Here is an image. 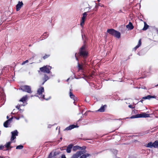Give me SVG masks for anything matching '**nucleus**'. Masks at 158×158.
<instances>
[{"label": "nucleus", "instance_id": "1", "mask_svg": "<svg viewBox=\"0 0 158 158\" xmlns=\"http://www.w3.org/2000/svg\"><path fill=\"white\" fill-rule=\"evenodd\" d=\"M79 56L82 58L83 62L85 63L86 59L88 56V52L86 48V46L84 45L79 49L78 53Z\"/></svg>", "mask_w": 158, "mask_h": 158}, {"label": "nucleus", "instance_id": "2", "mask_svg": "<svg viewBox=\"0 0 158 158\" xmlns=\"http://www.w3.org/2000/svg\"><path fill=\"white\" fill-rule=\"evenodd\" d=\"M11 136L10 139V141L7 143H6V148H7V150H10L12 148H13L12 147L10 146V144L12 143H15V140H14L16 138V136L18 135V132L17 130H15L13 131H12L11 132Z\"/></svg>", "mask_w": 158, "mask_h": 158}, {"label": "nucleus", "instance_id": "3", "mask_svg": "<svg viewBox=\"0 0 158 158\" xmlns=\"http://www.w3.org/2000/svg\"><path fill=\"white\" fill-rule=\"evenodd\" d=\"M80 149L81 150H83L82 151H77L76 153L74 154L71 157V158H78L80 157V156L82 154L85 153L86 151L85 150L86 147L85 146H83L82 147H80Z\"/></svg>", "mask_w": 158, "mask_h": 158}, {"label": "nucleus", "instance_id": "4", "mask_svg": "<svg viewBox=\"0 0 158 158\" xmlns=\"http://www.w3.org/2000/svg\"><path fill=\"white\" fill-rule=\"evenodd\" d=\"M107 32L109 34L113 36H114L115 37L117 38H119L120 37V33L114 29H108L107 31Z\"/></svg>", "mask_w": 158, "mask_h": 158}, {"label": "nucleus", "instance_id": "5", "mask_svg": "<svg viewBox=\"0 0 158 158\" xmlns=\"http://www.w3.org/2000/svg\"><path fill=\"white\" fill-rule=\"evenodd\" d=\"M52 69V67L49 65H46L44 66L43 67L40 68L39 72L40 71L41 72L43 73H50L51 72L50 70Z\"/></svg>", "mask_w": 158, "mask_h": 158}, {"label": "nucleus", "instance_id": "6", "mask_svg": "<svg viewBox=\"0 0 158 158\" xmlns=\"http://www.w3.org/2000/svg\"><path fill=\"white\" fill-rule=\"evenodd\" d=\"M150 117V114L145 113H141L131 117V118H147Z\"/></svg>", "mask_w": 158, "mask_h": 158}, {"label": "nucleus", "instance_id": "7", "mask_svg": "<svg viewBox=\"0 0 158 158\" xmlns=\"http://www.w3.org/2000/svg\"><path fill=\"white\" fill-rule=\"evenodd\" d=\"M20 89L23 91L29 93H31L32 92L30 86L28 85H23L20 87Z\"/></svg>", "mask_w": 158, "mask_h": 158}, {"label": "nucleus", "instance_id": "8", "mask_svg": "<svg viewBox=\"0 0 158 158\" xmlns=\"http://www.w3.org/2000/svg\"><path fill=\"white\" fill-rule=\"evenodd\" d=\"M44 89L43 87H41L37 90V94L40 96V97L42 98H44V95H42L43 92H44Z\"/></svg>", "mask_w": 158, "mask_h": 158}, {"label": "nucleus", "instance_id": "9", "mask_svg": "<svg viewBox=\"0 0 158 158\" xmlns=\"http://www.w3.org/2000/svg\"><path fill=\"white\" fill-rule=\"evenodd\" d=\"M50 79L49 77L46 74H44V77H42V80L43 81L42 83V85H43L44 83L48 80Z\"/></svg>", "mask_w": 158, "mask_h": 158}, {"label": "nucleus", "instance_id": "10", "mask_svg": "<svg viewBox=\"0 0 158 158\" xmlns=\"http://www.w3.org/2000/svg\"><path fill=\"white\" fill-rule=\"evenodd\" d=\"M23 5V4L22 1H19L18 4L16 6V10L17 11L20 10L21 7H22Z\"/></svg>", "mask_w": 158, "mask_h": 158}, {"label": "nucleus", "instance_id": "11", "mask_svg": "<svg viewBox=\"0 0 158 158\" xmlns=\"http://www.w3.org/2000/svg\"><path fill=\"white\" fill-rule=\"evenodd\" d=\"M70 91L69 93V96L71 98L73 99L74 100V103H75V101H77V97H76L75 95L73 94L71 91L72 90V89H70Z\"/></svg>", "mask_w": 158, "mask_h": 158}, {"label": "nucleus", "instance_id": "12", "mask_svg": "<svg viewBox=\"0 0 158 158\" xmlns=\"http://www.w3.org/2000/svg\"><path fill=\"white\" fill-rule=\"evenodd\" d=\"M73 145L72 144H69L67 147L66 152L68 153H70L71 151V149L73 148Z\"/></svg>", "mask_w": 158, "mask_h": 158}, {"label": "nucleus", "instance_id": "13", "mask_svg": "<svg viewBox=\"0 0 158 158\" xmlns=\"http://www.w3.org/2000/svg\"><path fill=\"white\" fill-rule=\"evenodd\" d=\"M156 98V96H151L150 95H148L147 96H145L143 97L142 98L144 99H150L151 98Z\"/></svg>", "mask_w": 158, "mask_h": 158}, {"label": "nucleus", "instance_id": "14", "mask_svg": "<svg viewBox=\"0 0 158 158\" xmlns=\"http://www.w3.org/2000/svg\"><path fill=\"white\" fill-rule=\"evenodd\" d=\"M77 127V125H71L65 128V130H70Z\"/></svg>", "mask_w": 158, "mask_h": 158}, {"label": "nucleus", "instance_id": "15", "mask_svg": "<svg viewBox=\"0 0 158 158\" xmlns=\"http://www.w3.org/2000/svg\"><path fill=\"white\" fill-rule=\"evenodd\" d=\"M126 27L128 28L130 30H131L134 28V27L132 23L131 22H130L128 24L126 25Z\"/></svg>", "mask_w": 158, "mask_h": 158}, {"label": "nucleus", "instance_id": "16", "mask_svg": "<svg viewBox=\"0 0 158 158\" xmlns=\"http://www.w3.org/2000/svg\"><path fill=\"white\" fill-rule=\"evenodd\" d=\"M106 105H105L101 106V108L97 110V111L99 112H104L105 110V107H106Z\"/></svg>", "mask_w": 158, "mask_h": 158}, {"label": "nucleus", "instance_id": "17", "mask_svg": "<svg viewBox=\"0 0 158 158\" xmlns=\"http://www.w3.org/2000/svg\"><path fill=\"white\" fill-rule=\"evenodd\" d=\"M27 95H25V96H24L20 100V102H23V103H24V102H26V100H27Z\"/></svg>", "mask_w": 158, "mask_h": 158}, {"label": "nucleus", "instance_id": "18", "mask_svg": "<svg viewBox=\"0 0 158 158\" xmlns=\"http://www.w3.org/2000/svg\"><path fill=\"white\" fill-rule=\"evenodd\" d=\"M48 35L47 32H44L42 36L40 38V40H43L46 38L48 36Z\"/></svg>", "mask_w": 158, "mask_h": 158}, {"label": "nucleus", "instance_id": "19", "mask_svg": "<svg viewBox=\"0 0 158 158\" xmlns=\"http://www.w3.org/2000/svg\"><path fill=\"white\" fill-rule=\"evenodd\" d=\"M141 39H140L139 40L137 45L134 48V50L135 51L136 50V49L141 45Z\"/></svg>", "mask_w": 158, "mask_h": 158}, {"label": "nucleus", "instance_id": "20", "mask_svg": "<svg viewBox=\"0 0 158 158\" xmlns=\"http://www.w3.org/2000/svg\"><path fill=\"white\" fill-rule=\"evenodd\" d=\"M90 154L89 153H85L84 154H83L80 156V158H86L88 156H90Z\"/></svg>", "mask_w": 158, "mask_h": 158}, {"label": "nucleus", "instance_id": "21", "mask_svg": "<svg viewBox=\"0 0 158 158\" xmlns=\"http://www.w3.org/2000/svg\"><path fill=\"white\" fill-rule=\"evenodd\" d=\"M87 15V12H85L83 14V16L81 18V20L82 21V23L85 22V19Z\"/></svg>", "mask_w": 158, "mask_h": 158}, {"label": "nucleus", "instance_id": "22", "mask_svg": "<svg viewBox=\"0 0 158 158\" xmlns=\"http://www.w3.org/2000/svg\"><path fill=\"white\" fill-rule=\"evenodd\" d=\"M144 26L142 29V30L143 31H146L148 29L149 26L147 24L146 22H144Z\"/></svg>", "mask_w": 158, "mask_h": 158}, {"label": "nucleus", "instance_id": "23", "mask_svg": "<svg viewBox=\"0 0 158 158\" xmlns=\"http://www.w3.org/2000/svg\"><path fill=\"white\" fill-rule=\"evenodd\" d=\"M145 146L147 148H152L153 147V144L152 142H151L148 143Z\"/></svg>", "mask_w": 158, "mask_h": 158}, {"label": "nucleus", "instance_id": "24", "mask_svg": "<svg viewBox=\"0 0 158 158\" xmlns=\"http://www.w3.org/2000/svg\"><path fill=\"white\" fill-rule=\"evenodd\" d=\"M10 123L9 122L8 120H6L5 121L3 124L4 126L5 127H8V125Z\"/></svg>", "mask_w": 158, "mask_h": 158}, {"label": "nucleus", "instance_id": "25", "mask_svg": "<svg viewBox=\"0 0 158 158\" xmlns=\"http://www.w3.org/2000/svg\"><path fill=\"white\" fill-rule=\"evenodd\" d=\"M73 150L74 151H76L77 150H80V147L78 145H76L75 146H73Z\"/></svg>", "mask_w": 158, "mask_h": 158}, {"label": "nucleus", "instance_id": "26", "mask_svg": "<svg viewBox=\"0 0 158 158\" xmlns=\"http://www.w3.org/2000/svg\"><path fill=\"white\" fill-rule=\"evenodd\" d=\"M153 147L154 148H158V140H156L153 143Z\"/></svg>", "mask_w": 158, "mask_h": 158}, {"label": "nucleus", "instance_id": "27", "mask_svg": "<svg viewBox=\"0 0 158 158\" xmlns=\"http://www.w3.org/2000/svg\"><path fill=\"white\" fill-rule=\"evenodd\" d=\"M6 144L4 146H3L2 145H0V150H3L4 151L7 150V148H6V149H4L5 147H6Z\"/></svg>", "mask_w": 158, "mask_h": 158}, {"label": "nucleus", "instance_id": "28", "mask_svg": "<svg viewBox=\"0 0 158 158\" xmlns=\"http://www.w3.org/2000/svg\"><path fill=\"white\" fill-rule=\"evenodd\" d=\"M50 56V55L49 54H45V55L43 56L42 58L44 60H45L48 58Z\"/></svg>", "mask_w": 158, "mask_h": 158}, {"label": "nucleus", "instance_id": "29", "mask_svg": "<svg viewBox=\"0 0 158 158\" xmlns=\"http://www.w3.org/2000/svg\"><path fill=\"white\" fill-rule=\"evenodd\" d=\"M23 148V146L22 145H19L17 146L16 147L17 149H22Z\"/></svg>", "mask_w": 158, "mask_h": 158}, {"label": "nucleus", "instance_id": "30", "mask_svg": "<svg viewBox=\"0 0 158 158\" xmlns=\"http://www.w3.org/2000/svg\"><path fill=\"white\" fill-rule=\"evenodd\" d=\"M78 69L79 70H82L83 68H82V65H81V64H80L79 63H78Z\"/></svg>", "mask_w": 158, "mask_h": 158}, {"label": "nucleus", "instance_id": "31", "mask_svg": "<svg viewBox=\"0 0 158 158\" xmlns=\"http://www.w3.org/2000/svg\"><path fill=\"white\" fill-rule=\"evenodd\" d=\"M28 60H25V61H24L23 62V63L22 64V65H23L25 63H28Z\"/></svg>", "mask_w": 158, "mask_h": 158}, {"label": "nucleus", "instance_id": "32", "mask_svg": "<svg viewBox=\"0 0 158 158\" xmlns=\"http://www.w3.org/2000/svg\"><path fill=\"white\" fill-rule=\"evenodd\" d=\"M13 118V117H12L10 118V119L7 120H8L9 122L10 123L11 121H12Z\"/></svg>", "mask_w": 158, "mask_h": 158}, {"label": "nucleus", "instance_id": "33", "mask_svg": "<svg viewBox=\"0 0 158 158\" xmlns=\"http://www.w3.org/2000/svg\"><path fill=\"white\" fill-rule=\"evenodd\" d=\"M128 106L129 108H131V109H133L135 108V107H133L131 105H128Z\"/></svg>", "mask_w": 158, "mask_h": 158}, {"label": "nucleus", "instance_id": "34", "mask_svg": "<svg viewBox=\"0 0 158 158\" xmlns=\"http://www.w3.org/2000/svg\"><path fill=\"white\" fill-rule=\"evenodd\" d=\"M84 22H83V23H82V21L81 20V22L80 23V25H81V26H82V27L83 26V25L84 24Z\"/></svg>", "mask_w": 158, "mask_h": 158}, {"label": "nucleus", "instance_id": "35", "mask_svg": "<svg viewBox=\"0 0 158 158\" xmlns=\"http://www.w3.org/2000/svg\"><path fill=\"white\" fill-rule=\"evenodd\" d=\"M61 158H66L65 155H62L61 156Z\"/></svg>", "mask_w": 158, "mask_h": 158}, {"label": "nucleus", "instance_id": "36", "mask_svg": "<svg viewBox=\"0 0 158 158\" xmlns=\"http://www.w3.org/2000/svg\"><path fill=\"white\" fill-rule=\"evenodd\" d=\"M20 105H17V106H16V108L19 110L20 108Z\"/></svg>", "mask_w": 158, "mask_h": 158}, {"label": "nucleus", "instance_id": "37", "mask_svg": "<svg viewBox=\"0 0 158 158\" xmlns=\"http://www.w3.org/2000/svg\"><path fill=\"white\" fill-rule=\"evenodd\" d=\"M143 100H140V101H139V102H140L142 103H143Z\"/></svg>", "mask_w": 158, "mask_h": 158}, {"label": "nucleus", "instance_id": "38", "mask_svg": "<svg viewBox=\"0 0 158 158\" xmlns=\"http://www.w3.org/2000/svg\"><path fill=\"white\" fill-rule=\"evenodd\" d=\"M0 158H5V157H4V156H0Z\"/></svg>", "mask_w": 158, "mask_h": 158}, {"label": "nucleus", "instance_id": "39", "mask_svg": "<svg viewBox=\"0 0 158 158\" xmlns=\"http://www.w3.org/2000/svg\"><path fill=\"white\" fill-rule=\"evenodd\" d=\"M95 7L96 9H97V8H98V7L97 6H96Z\"/></svg>", "mask_w": 158, "mask_h": 158}, {"label": "nucleus", "instance_id": "40", "mask_svg": "<svg viewBox=\"0 0 158 158\" xmlns=\"http://www.w3.org/2000/svg\"><path fill=\"white\" fill-rule=\"evenodd\" d=\"M75 57H76V60H78V59L76 57V56H75Z\"/></svg>", "mask_w": 158, "mask_h": 158}, {"label": "nucleus", "instance_id": "41", "mask_svg": "<svg viewBox=\"0 0 158 158\" xmlns=\"http://www.w3.org/2000/svg\"><path fill=\"white\" fill-rule=\"evenodd\" d=\"M156 31L157 32V34H158V30L157 28H156Z\"/></svg>", "mask_w": 158, "mask_h": 158}, {"label": "nucleus", "instance_id": "42", "mask_svg": "<svg viewBox=\"0 0 158 158\" xmlns=\"http://www.w3.org/2000/svg\"><path fill=\"white\" fill-rule=\"evenodd\" d=\"M6 118H7V119H8V118H9V116H7Z\"/></svg>", "mask_w": 158, "mask_h": 158}, {"label": "nucleus", "instance_id": "43", "mask_svg": "<svg viewBox=\"0 0 158 158\" xmlns=\"http://www.w3.org/2000/svg\"><path fill=\"white\" fill-rule=\"evenodd\" d=\"M1 88L0 87V92H1Z\"/></svg>", "mask_w": 158, "mask_h": 158}, {"label": "nucleus", "instance_id": "44", "mask_svg": "<svg viewBox=\"0 0 158 158\" xmlns=\"http://www.w3.org/2000/svg\"><path fill=\"white\" fill-rule=\"evenodd\" d=\"M116 153H117V150L116 151Z\"/></svg>", "mask_w": 158, "mask_h": 158}, {"label": "nucleus", "instance_id": "45", "mask_svg": "<svg viewBox=\"0 0 158 158\" xmlns=\"http://www.w3.org/2000/svg\"><path fill=\"white\" fill-rule=\"evenodd\" d=\"M102 152V151H101V152H98V153H101Z\"/></svg>", "mask_w": 158, "mask_h": 158}, {"label": "nucleus", "instance_id": "46", "mask_svg": "<svg viewBox=\"0 0 158 158\" xmlns=\"http://www.w3.org/2000/svg\"><path fill=\"white\" fill-rule=\"evenodd\" d=\"M156 86H158V84L156 85Z\"/></svg>", "mask_w": 158, "mask_h": 158}, {"label": "nucleus", "instance_id": "47", "mask_svg": "<svg viewBox=\"0 0 158 158\" xmlns=\"http://www.w3.org/2000/svg\"><path fill=\"white\" fill-rule=\"evenodd\" d=\"M17 119H19V118H16Z\"/></svg>", "mask_w": 158, "mask_h": 158}, {"label": "nucleus", "instance_id": "48", "mask_svg": "<svg viewBox=\"0 0 158 158\" xmlns=\"http://www.w3.org/2000/svg\"><path fill=\"white\" fill-rule=\"evenodd\" d=\"M29 46H31V44H30V45H29Z\"/></svg>", "mask_w": 158, "mask_h": 158}, {"label": "nucleus", "instance_id": "49", "mask_svg": "<svg viewBox=\"0 0 158 158\" xmlns=\"http://www.w3.org/2000/svg\"><path fill=\"white\" fill-rule=\"evenodd\" d=\"M69 80V79H68L67 80V81H68V80Z\"/></svg>", "mask_w": 158, "mask_h": 158}, {"label": "nucleus", "instance_id": "50", "mask_svg": "<svg viewBox=\"0 0 158 158\" xmlns=\"http://www.w3.org/2000/svg\"><path fill=\"white\" fill-rule=\"evenodd\" d=\"M62 139V138H60V139H61V140Z\"/></svg>", "mask_w": 158, "mask_h": 158}]
</instances>
